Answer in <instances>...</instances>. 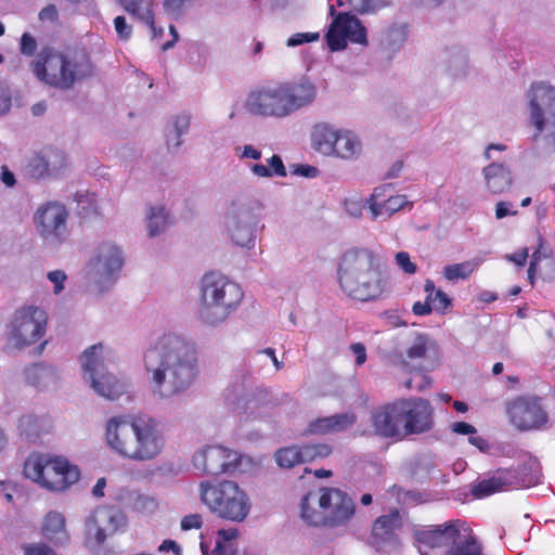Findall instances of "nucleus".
<instances>
[{
	"mask_svg": "<svg viewBox=\"0 0 555 555\" xmlns=\"http://www.w3.org/2000/svg\"><path fill=\"white\" fill-rule=\"evenodd\" d=\"M197 348L184 336L167 333L144 353L154 393L169 398L185 391L197 376Z\"/></svg>",
	"mask_w": 555,
	"mask_h": 555,
	"instance_id": "nucleus-1",
	"label": "nucleus"
},
{
	"mask_svg": "<svg viewBox=\"0 0 555 555\" xmlns=\"http://www.w3.org/2000/svg\"><path fill=\"white\" fill-rule=\"evenodd\" d=\"M105 443L125 460L147 462L163 451L165 438L156 420L146 415H117L105 425Z\"/></svg>",
	"mask_w": 555,
	"mask_h": 555,
	"instance_id": "nucleus-2",
	"label": "nucleus"
},
{
	"mask_svg": "<svg viewBox=\"0 0 555 555\" xmlns=\"http://www.w3.org/2000/svg\"><path fill=\"white\" fill-rule=\"evenodd\" d=\"M338 283L351 299L361 302L379 299L388 288L378 256L369 248L353 247L344 253L338 266Z\"/></svg>",
	"mask_w": 555,
	"mask_h": 555,
	"instance_id": "nucleus-3",
	"label": "nucleus"
},
{
	"mask_svg": "<svg viewBox=\"0 0 555 555\" xmlns=\"http://www.w3.org/2000/svg\"><path fill=\"white\" fill-rule=\"evenodd\" d=\"M35 77L50 88L67 91L89 78L94 65L85 49H57L44 46L30 62Z\"/></svg>",
	"mask_w": 555,
	"mask_h": 555,
	"instance_id": "nucleus-4",
	"label": "nucleus"
},
{
	"mask_svg": "<svg viewBox=\"0 0 555 555\" xmlns=\"http://www.w3.org/2000/svg\"><path fill=\"white\" fill-rule=\"evenodd\" d=\"M354 514L353 500L338 488L322 487L309 491L300 503V517L312 527H343L350 522Z\"/></svg>",
	"mask_w": 555,
	"mask_h": 555,
	"instance_id": "nucleus-5",
	"label": "nucleus"
},
{
	"mask_svg": "<svg viewBox=\"0 0 555 555\" xmlns=\"http://www.w3.org/2000/svg\"><path fill=\"white\" fill-rule=\"evenodd\" d=\"M241 286L219 272L206 273L201 281V318L208 324L223 322L240 306Z\"/></svg>",
	"mask_w": 555,
	"mask_h": 555,
	"instance_id": "nucleus-6",
	"label": "nucleus"
},
{
	"mask_svg": "<svg viewBox=\"0 0 555 555\" xmlns=\"http://www.w3.org/2000/svg\"><path fill=\"white\" fill-rule=\"evenodd\" d=\"M198 491L201 501L221 519L242 522L250 512L249 495L236 481H201Z\"/></svg>",
	"mask_w": 555,
	"mask_h": 555,
	"instance_id": "nucleus-7",
	"label": "nucleus"
},
{
	"mask_svg": "<svg viewBox=\"0 0 555 555\" xmlns=\"http://www.w3.org/2000/svg\"><path fill=\"white\" fill-rule=\"evenodd\" d=\"M27 478L51 491H63L76 483L80 477L77 466L61 456L31 454L24 463Z\"/></svg>",
	"mask_w": 555,
	"mask_h": 555,
	"instance_id": "nucleus-8",
	"label": "nucleus"
},
{
	"mask_svg": "<svg viewBox=\"0 0 555 555\" xmlns=\"http://www.w3.org/2000/svg\"><path fill=\"white\" fill-rule=\"evenodd\" d=\"M103 345L95 344L86 349L80 358L83 371L89 375L92 388L109 400L118 399L126 391V385L105 370Z\"/></svg>",
	"mask_w": 555,
	"mask_h": 555,
	"instance_id": "nucleus-9",
	"label": "nucleus"
},
{
	"mask_svg": "<svg viewBox=\"0 0 555 555\" xmlns=\"http://www.w3.org/2000/svg\"><path fill=\"white\" fill-rule=\"evenodd\" d=\"M46 312L37 307L18 309L11 323L8 334V347L22 350L37 343L46 333Z\"/></svg>",
	"mask_w": 555,
	"mask_h": 555,
	"instance_id": "nucleus-10",
	"label": "nucleus"
},
{
	"mask_svg": "<svg viewBox=\"0 0 555 555\" xmlns=\"http://www.w3.org/2000/svg\"><path fill=\"white\" fill-rule=\"evenodd\" d=\"M68 211L60 202H47L40 205L34 222L39 235L51 244H62L68 236Z\"/></svg>",
	"mask_w": 555,
	"mask_h": 555,
	"instance_id": "nucleus-11",
	"label": "nucleus"
},
{
	"mask_svg": "<svg viewBox=\"0 0 555 555\" xmlns=\"http://www.w3.org/2000/svg\"><path fill=\"white\" fill-rule=\"evenodd\" d=\"M245 107L251 115L276 118L291 115L282 82L253 90L247 96Z\"/></svg>",
	"mask_w": 555,
	"mask_h": 555,
	"instance_id": "nucleus-12",
	"label": "nucleus"
},
{
	"mask_svg": "<svg viewBox=\"0 0 555 555\" xmlns=\"http://www.w3.org/2000/svg\"><path fill=\"white\" fill-rule=\"evenodd\" d=\"M325 39L331 51H341L346 49L348 40L353 43L366 46L367 31L357 16L340 12L332 21Z\"/></svg>",
	"mask_w": 555,
	"mask_h": 555,
	"instance_id": "nucleus-13",
	"label": "nucleus"
},
{
	"mask_svg": "<svg viewBox=\"0 0 555 555\" xmlns=\"http://www.w3.org/2000/svg\"><path fill=\"white\" fill-rule=\"evenodd\" d=\"M506 411L511 423L520 430L539 428L547 422V413L538 396H519L507 403Z\"/></svg>",
	"mask_w": 555,
	"mask_h": 555,
	"instance_id": "nucleus-14",
	"label": "nucleus"
},
{
	"mask_svg": "<svg viewBox=\"0 0 555 555\" xmlns=\"http://www.w3.org/2000/svg\"><path fill=\"white\" fill-rule=\"evenodd\" d=\"M193 462L207 475H221L235 472L241 465V455L222 446H208L195 454Z\"/></svg>",
	"mask_w": 555,
	"mask_h": 555,
	"instance_id": "nucleus-15",
	"label": "nucleus"
},
{
	"mask_svg": "<svg viewBox=\"0 0 555 555\" xmlns=\"http://www.w3.org/2000/svg\"><path fill=\"white\" fill-rule=\"evenodd\" d=\"M403 436L421 435L434 428V408L423 398L401 399Z\"/></svg>",
	"mask_w": 555,
	"mask_h": 555,
	"instance_id": "nucleus-16",
	"label": "nucleus"
},
{
	"mask_svg": "<svg viewBox=\"0 0 555 555\" xmlns=\"http://www.w3.org/2000/svg\"><path fill=\"white\" fill-rule=\"evenodd\" d=\"M531 119L541 133L548 120L555 119V88L543 82L534 83L530 90Z\"/></svg>",
	"mask_w": 555,
	"mask_h": 555,
	"instance_id": "nucleus-17",
	"label": "nucleus"
},
{
	"mask_svg": "<svg viewBox=\"0 0 555 555\" xmlns=\"http://www.w3.org/2000/svg\"><path fill=\"white\" fill-rule=\"evenodd\" d=\"M371 421L375 434L380 437H404L401 399L375 409Z\"/></svg>",
	"mask_w": 555,
	"mask_h": 555,
	"instance_id": "nucleus-18",
	"label": "nucleus"
},
{
	"mask_svg": "<svg viewBox=\"0 0 555 555\" xmlns=\"http://www.w3.org/2000/svg\"><path fill=\"white\" fill-rule=\"evenodd\" d=\"M373 219L378 217H390L408 205L405 195L393 194L391 183L383 184L374 189L367 198Z\"/></svg>",
	"mask_w": 555,
	"mask_h": 555,
	"instance_id": "nucleus-19",
	"label": "nucleus"
},
{
	"mask_svg": "<svg viewBox=\"0 0 555 555\" xmlns=\"http://www.w3.org/2000/svg\"><path fill=\"white\" fill-rule=\"evenodd\" d=\"M463 526L461 519L451 520L442 525L429 526L415 531V539L418 543L428 547H450L459 529Z\"/></svg>",
	"mask_w": 555,
	"mask_h": 555,
	"instance_id": "nucleus-20",
	"label": "nucleus"
},
{
	"mask_svg": "<svg viewBox=\"0 0 555 555\" xmlns=\"http://www.w3.org/2000/svg\"><path fill=\"white\" fill-rule=\"evenodd\" d=\"M289 113L310 105L317 98V88L308 78L282 82Z\"/></svg>",
	"mask_w": 555,
	"mask_h": 555,
	"instance_id": "nucleus-21",
	"label": "nucleus"
},
{
	"mask_svg": "<svg viewBox=\"0 0 555 555\" xmlns=\"http://www.w3.org/2000/svg\"><path fill=\"white\" fill-rule=\"evenodd\" d=\"M356 422L357 416L353 412L319 417L308 424L305 433L319 436L335 434L353 426Z\"/></svg>",
	"mask_w": 555,
	"mask_h": 555,
	"instance_id": "nucleus-22",
	"label": "nucleus"
},
{
	"mask_svg": "<svg viewBox=\"0 0 555 555\" xmlns=\"http://www.w3.org/2000/svg\"><path fill=\"white\" fill-rule=\"evenodd\" d=\"M41 534L56 547L67 545L70 541V535L66 528L65 516L56 511L47 513L41 524Z\"/></svg>",
	"mask_w": 555,
	"mask_h": 555,
	"instance_id": "nucleus-23",
	"label": "nucleus"
},
{
	"mask_svg": "<svg viewBox=\"0 0 555 555\" xmlns=\"http://www.w3.org/2000/svg\"><path fill=\"white\" fill-rule=\"evenodd\" d=\"M65 166L62 153L52 149H44L35 154L27 165L28 175L35 179L49 177L51 169H60Z\"/></svg>",
	"mask_w": 555,
	"mask_h": 555,
	"instance_id": "nucleus-24",
	"label": "nucleus"
},
{
	"mask_svg": "<svg viewBox=\"0 0 555 555\" xmlns=\"http://www.w3.org/2000/svg\"><path fill=\"white\" fill-rule=\"evenodd\" d=\"M402 527L401 515L398 509L391 511L387 515L379 516L372 527V543L374 546L382 547L385 543L395 538L396 530Z\"/></svg>",
	"mask_w": 555,
	"mask_h": 555,
	"instance_id": "nucleus-25",
	"label": "nucleus"
},
{
	"mask_svg": "<svg viewBox=\"0 0 555 555\" xmlns=\"http://www.w3.org/2000/svg\"><path fill=\"white\" fill-rule=\"evenodd\" d=\"M446 555H483L482 545L464 521Z\"/></svg>",
	"mask_w": 555,
	"mask_h": 555,
	"instance_id": "nucleus-26",
	"label": "nucleus"
},
{
	"mask_svg": "<svg viewBox=\"0 0 555 555\" xmlns=\"http://www.w3.org/2000/svg\"><path fill=\"white\" fill-rule=\"evenodd\" d=\"M487 189L493 194H501L513 183L509 168L500 163H492L483 168Z\"/></svg>",
	"mask_w": 555,
	"mask_h": 555,
	"instance_id": "nucleus-27",
	"label": "nucleus"
},
{
	"mask_svg": "<svg viewBox=\"0 0 555 555\" xmlns=\"http://www.w3.org/2000/svg\"><path fill=\"white\" fill-rule=\"evenodd\" d=\"M94 267L102 268L106 275L119 271L124 266V257L118 247L111 243H103L99 246L94 257Z\"/></svg>",
	"mask_w": 555,
	"mask_h": 555,
	"instance_id": "nucleus-28",
	"label": "nucleus"
},
{
	"mask_svg": "<svg viewBox=\"0 0 555 555\" xmlns=\"http://www.w3.org/2000/svg\"><path fill=\"white\" fill-rule=\"evenodd\" d=\"M94 513L107 538L122 531L127 526L126 515L116 507L102 506L95 508Z\"/></svg>",
	"mask_w": 555,
	"mask_h": 555,
	"instance_id": "nucleus-29",
	"label": "nucleus"
},
{
	"mask_svg": "<svg viewBox=\"0 0 555 555\" xmlns=\"http://www.w3.org/2000/svg\"><path fill=\"white\" fill-rule=\"evenodd\" d=\"M117 2L128 14L146 24L156 36L154 2L152 0H117Z\"/></svg>",
	"mask_w": 555,
	"mask_h": 555,
	"instance_id": "nucleus-30",
	"label": "nucleus"
},
{
	"mask_svg": "<svg viewBox=\"0 0 555 555\" xmlns=\"http://www.w3.org/2000/svg\"><path fill=\"white\" fill-rule=\"evenodd\" d=\"M509 475L511 472L507 469L499 470L498 475L479 481L472 489L473 495L477 499H481L505 490L512 483Z\"/></svg>",
	"mask_w": 555,
	"mask_h": 555,
	"instance_id": "nucleus-31",
	"label": "nucleus"
},
{
	"mask_svg": "<svg viewBox=\"0 0 555 555\" xmlns=\"http://www.w3.org/2000/svg\"><path fill=\"white\" fill-rule=\"evenodd\" d=\"M338 131L327 124L315 125L312 131V142L315 149L325 155L332 154L335 150Z\"/></svg>",
	"mask_w": 555,
	"mask_h": 555,
	"instance_id": "nucleus-32",
	"label": "nucleus"
},
{
	"mask_svg": "<svg viewBox=\"0 0 555 555\" xmlns=\"http://www.w3.org/2000/svg\"><path fill=\"white\" fill-rule=\"evenodd\" d=\"M361 153V142L350 131L339 130L335 142V150L332 154L344 159H352Z\"/></svg>",
	"mask_w": 555,
	"mask_h": 555,
	"instance_id": "nucleus-33",
	"label": "nucleus"
},
{
	"mask_svg": "<svg viewBox=\"0 0 555 555\" xmlns=\"http://www.w3.org/2000/svg\"><path fill=\"white\" fill-rule=\"evenodd\" d=\"M249 211L243 210L240 215L235 216L230 229L232 241L238 246H248L254 240V228L248 222H241V219L246 218Z\"/></svg>",
	"mask_w": 555,
	"mask_h": 555,
	"instance_id": "nucleus-34",
	"label": "nucleus"
},
{
	"mask_svg": "<svg viewBox=\"0 0 555 555\" xmlns=\"http://www.w3.org/2000/svg\"><path fill=\"white\" fill-rule=\"evenodd\" d=\"M107 537L104 533L102 526L96 521L94 511L87 517L85 524V544L88 547H98L104 544Z\"/></svg>",
	"mask_w": 555,
	"mask_h": 555,
	"instance_id": "nucleus-35",
	"label": "nucleus"
},
{
	"mask_svg": "<svg viewBox=\"0 0 555 555\" xmlns=\"http://www.w3.org/2000/svg\"><path fill=\"white\" fill-rule=\"evenodd\" d=\"M274 459L280 467L292 468L298 464L306 463L307 460L304 457V447H285L279 449Z\"/></svg>",
	"mask_w": 555,
	"mask_h": 555,
	"instance_id": "nucleus-36",
	"label": "nucleus"
},
{
	"mask_svg": "<svg viewBox=\"0 0 555 555\" xmlns=\"http://www.w3.org/2000/svg\"><path fill=\"white\" fill-rule=\"evenodd\" d=\"M431 341L426 334H417L411 346L406 349V359L401 360L403 366L408 367L411 361L420 360L426 357Z\"/></svg>",
	"mask_w": 555,
	"mask_h": 555,
	"instance_id": "nucleus-37",
	"label": "nucleus"
},
{
	"mask_svg": "<svg viewBox=\"0 0 555 555\" xmlns=\"http://www.w3.org/2000/svg\"><path fill=\"white\" fill-rule=\"evenodd\" d=\"M75 201L77 202L76 211L80 218H90L92 216H98V204H96V195L90 192H77L75 195Z\"/></svg>",
	"mask_w": 555,
	"mask_h": 555,
	"instance_id": "nucleus-38",
	"label": "nucleus"
},
{
	"mask_svg": "<svg viewBox=\"0 0 555 555\" xmlns=\"http://www.w3.org/2000/svg\"><path fill=\"white\" fill-rule=\"evenodd\" d=\"M130 508L141 515H151L158 508V502L153 496L135 493L129 498Z\"/></svg>",
	"mask_w": 555,
	"mask_h": 555,
	"instance_id": "nucleus-39",
	"label": "nucleus"
},
{
	"mask_svg": "<svg viewBox=\"0 0 555 555\" xmlns=\"http://www.w3.org/2000/svg\"><path fill=\"white\" fill-rule=\"evenodd\" d=\"M477 263L474 261H464L461 263L448 264L443 268V278L448 281L467 279L475 271Z\"/></svg>",
	"mask_w": 555,
	"mask_h": 555,
	"instance_id": "nucleus-40",
	"label": "nucleus"
},
{
	"mask_svg": "<svg viewBox=\"0 0 555 555\" xmlns=\"http://www.w3.org/2000/svg\"><path fill=\"white\" fill-rule=\"evenodd\" d=\"M168 224L167 214L163 207H152L147 217V230L151 237L162 233Z\"/></svg>",
	"mask_w": 555,
	"mask_h": 555,
	"instance_id": "nucleus-41",
	"label": "nucleus"
},
{
	"mask_svg": "<svg viewBox=\"0 0 555 555\" xmlns=\"http://www.w3.org/2000/svg\"><path fill=\"white\" fill-rule=\"evenodd\" d=\"M531 261H535L538 266H542L543 261H547L551 266V270L555 269V259L552 249L546 245L542 236L539 237V245L532 254Z\"/></svg>",
	"mask_w": 555,
	"mask_h": 555,
	"instance_id": "nucleus-42",
	"label": "nucleus"
},
{
	"mask_svg": "<svg viewBox=\"0 0 555 555\" xmlns=\"http://www.w3.org/2000/svg\"><path fill=\"white\" fill-rule=\"evenodd\" d=\"M302 447L304 457L307 460V462L314 461L318 457H327L332 453L331 446L326 443L304 444Z\"/></svg>",
	"mask_w": 555,
	"mask_h": 555,
	"instance_id": "nucleus-43",
	"label": "nucleus"
},
{
	"mask_svg": "<svg viewBox=\"0 0 555 555\" xmlns=\"http://www.w3.org/2000/svg\"><path fill=\"white\" fill-rule=\"evenodd\" d=\"M389 5L387 0H360L358 7H354V11L361 15L363 14H376L383 9Z\"/></svg>",
	"mask_w": 555,
	"mask_h": 555,
	"instance_id": "nucleus-44",
	"label": "nucleus"
},
{
	"mask_svg": "<svg viewBox=\"0 0 555 555\" xmlns=\"http://www.w3.org/2000/svg\"><path fill=\"white\" fill-rule=\"evenodd\" d=\"M396 264L406 274H414L417 266L411 260L409 253L399 251L395 256Z\"/></svg>",
	"mask_w": 555,
	"mask_h": 555,
	"instance_id": "nucleus-45",
	"label": "nucleus"
},
{
	"mask_svg": "<svg viewBox=\"0 0 555 555\" xmlns=\"http://www.w3.org/2000/svg\"><path fill=\"white\" fill-rule=\"evenodd\" d=\"M429 301H431V308L437 312H444L451 306V299L441 289H437Z\"/></svg>",
	"mask_w": 555,
	"mask_h": 555,
	"instance_id": "nucleus-46",
	"label": "nucleus"
},
{
	"mask_svg": "<svg viewBox=\"0 0 555 555\" xmlns=\"http://www.w3.org/2000/svg\"><path fill=\"white\" fill-rule=\"evenodd\" d=\"M114 28L120 40L127 41L132 35V27L129 25L125 16H116L114 18Z\"/></svg>",
	"mask_w": 555,
	"mask_h": 555,
	"instance_id": "nucleus-47",
	"label": "nucleus"
},
{
	"mask_svg": "<svg viewBox=\"0 0 555 555\" xmlns=\"http://www.w3.org/2000/svg\"><path fill=\"white\" fill-rule=\"evenodd\" d=\"M320 38L319 33H297L291 36L287 40L288 47H296L302 43L314 42Z\"/></svg>",
	"mask_w": 555,
	"mask_h": 555,
	"instance_id": "nucleus-48",
	"label": "nucleus"
},
{
	"mask_svg": "<svg viewBox=\"0 0 555 555\" xmlns=\"http://www.w3.org/2000/svg\"><path fill=\"white\" fill-rule=\"evenodd\" d=\"M24 555H56L46 543H29L23 545Z\"/></svg>",
	"mask_w": 555,
	"mask_h": 555,
	"instance_id": "nucleus-49",
	"label": "nucleus"
},
{
	"mask_svg": "<svg viewBox=\"0 0 555 555\" xmlns=\"http://www.w3.org/2000/svg\"><path fill=\"white\" fill-rule=\"evenodd\" d=\"M37 50V41L29 33H24L21 37L20 51L25 56H33Z\"/></svg>",
	"mask_w": 555,
	"mask_h": 555,
	"instance_id": "nucleus-50",
	"label": "nucleus"
},
{
	"mask_svg": "<svg viewBox=\"0 0 555 555\" xmlns=\"http://www.w3.org/2000/svg\"><path fill=\"white\" fill-rule=\"evenodd\" d=\"M203 526V518L201 514H189L181 519V529L184 531L192 529H201Z\"/></svg>",
	"mask_w": 555,
	"mask_h": 555,
	"instance_id": "nucleus-51",
	"label": "nucleus"
},
{
	"mask_svg": "<svg viewBox=\"0 0 555 555\" xmlns=\"http://www.w3.org/2000/svg\"><path fill=\"white\" fill-rule=\"evenodd\" d=\"M48 279L54 284V293H61L64 288L63 284L66 280V274L61 270H55L48 273Z\"/></svg>",
	"mask_w": 555,
	"mask_h": 555,
	"instance_id": "nucleus-52",
	"label": "nucleus"
},
{
	"mask_svg": "<svg viewBox=\"0 0 555 555\" xmlns=\"http://www.w3.org/2000/svg\"><path fill=\"white\" fill-rule=\"evenodd\" d=\"M270 170L272 171V176L286 177V169L282 162V158L278 155H273L269 159Z\"/></svg>",
	"mask_w": 555,
	"mask_h": 555,
	"instance_id": "nucleus-53",
	"label": "nucleus"
},
{
	"mask_svg": "<svg viewBox=\"0 0 555 555\" xmlns=\"http://www.w3.org/2000/svg\"><path fill=\"white\" fill-rule=\"evenodd\" d=\"M451 429L457 435H475L477 429L466 422H455L452 424Z\"/></svg>",
	"mask_w": 555,
	"mask_h": 555,
	"instance_id": "nucleus-54",
	"label": "nucleus"
},
{
	"mask_svg": "<svg viewBox=\"0 0 555 555\" xmlns=\"http://www.w3.org/2000/svg\"><path fill=\"white\" fill-rule=\"evenodd\" d=\"M350 350L356 356V364L362 365L366 361V349L362 343H354L350 346Z\"/></svg>",
	"mask_w": 555,
	"mask_h": 555,
	"instance_id": "nucleus-55",
	"label": "nucleus"
},
{
	"mask_svg": "<svg viewBox=\"0 0 555 555\" xmlns=\"http://www.w3.org/2000/svg\"><path fill=\"white\" fill-rule=\"evenodd\" d=\"M512 203L508 202H499L495 205V217L496 219H503L506 216H515L517 215V210H512L509 207Z\"/></svg>",
	"mask_w": 555,
	"mask_h": 555,
	"instance_id": "nucleus-56",
	"label": "nucleus"
},
{
	"mask_svg": "<svg viewBox=\"0 0 555 555\" xmlns=\"http://www.w3.org/2000/svg\"><path fill=\"white\" fill-rule=\"evenodd\" d=\"M528 256L529 250L527 247H524L514 254L507 255L506 258L517 266L524 267L527 263Z\"/></svg>",
	"mask_w": 555,
	"mask_h": 555,
	"instance_id": "nucleus-57",
	"label": "nucleus"
},
{
	"mask_svg": "<svg viewBox=\"0 0 555 555\" xmlns=\"http://www.w3.org/2000/svg\"><path fill=\"white\" fill-rule=\"evenodd\" d=\"M189 126H190V117L189 116H186V115L177 116V118L175 120V128H176L178 138H180L184 132H186V130L189 129Z\"/></svg>",
	"mask_w": 555,
	"mask_h": 555,
	"instance_id": "nucleus-58",
	"label": "nucleus"
},
{
	"mask_svg": "<svg viewBox=\"0 0 555 555\" xmlns=\"http://www.w3.org/2000/svg\"><path fill=\"white\" fill-rule=\"evenodd\" d=\"M430 299L426 298L425 302L416 301L413 304L412 311L416 315H428L431 311Z\"/></svg>",
	"mask_w": 555,
	"mask_h": 555,
	"instance_id": "nucleus-59",
	"label": "nucleus"
},
{
	"mask_svg": "<svg viewBox=\"0 0 555 555\" xmlns=\"http://www.w3.org/2000/svg\"><path fill=\"white\" fill-rule=\"evenodd\" d=\"M11 106V96L8 90L0 87V116L5 114Z\"/></svg>",
	"mask_w": 555,
	"mask_h": 555,
	"instance_id": "nucleus-60",
	"label": "nucleus"
},
{
	"mask_svg": "<svg viewBox=\"0 0 555 555\" xmlns=\"http://www.w3.org/2000/svg\"><path fill=\"white\" fill-rule=\"evenodd\" d=\"M39 18L41 21H55L57 18V11L55 5L49 4L46 8H43L39 13Z\"/></svg>",
	"mask_w": 555,
	"mask_h": 555,
	"instance_id": "nucleus-61",
	"label": "nucleus"
},
{
	"mask_svg": "<svg viewBox=\"0 0 555 555\" xmlns=\"http://www.w3.org/2000/svg\"><path fill=\"white\" fill-rule=\"evenodd\" d=\"M0 179L9 188L16 183L14 173L4 165L1 167Z\"/></svg>",
	"mask_w": 555,
	"mask_h": 555,
	"instance_id": "nucleus-62",
	"label": "nucleus"
},
{
	"mask_svg": "<svg viewBox=\"0 0 555 555\" xmlns=\"http://www.w3.org/2000/svg\"><path fill=\"white\" fill-rule=\"evenodd\" d=\"M250 170L253 171L254 175L260 178L272 177V171L270 170V168L262 164H254L250 167Z\"/></svg>",
	"mask_w": 555,
	"mask_h": 555,
	"instance_id": "nucleus-63",
	"label": "nucleus"
},
{
	"mask_svg": "<svg viewBox=\"0 0 555 555\" xmlns=\"http://www.w3.org/2000/svg\"><path fill=\"white\" fill-rule=\"evenodd\" d=\"M158 550L160 552L172 551V552H175L176 555H180V553H181V548H180L179 544L173 540L163 541V543L160 544Z\"/></svg>",
	"mask_w": 555,
	"mask_h": 555,
	"instance_id": "nucleus-64",
	"label": "nucleus"
}]
</instances>
